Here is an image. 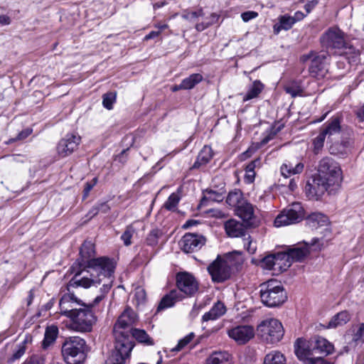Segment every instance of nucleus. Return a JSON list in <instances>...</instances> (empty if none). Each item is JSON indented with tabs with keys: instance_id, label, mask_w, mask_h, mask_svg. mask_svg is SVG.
<instances>
[{
	"instance_id": "4",
	"label": "nucleus",
	"mask_w": 364,
	"mask_h": 364,
	"mask_svg": "<svg viewBox=\"0 0 364 364\" xmlns=\"http://www.w3.org/2000/svg\"><path fill=\"white\" fill-rule=\"evenodd\" d=\"M257 333L267 343H275L283 338L284 331L282 323L277 319L267 318L257 326Z\"/></svg>"
},
{
	"instance_id": "52",
	"label": "nucleus",
	"mask_w": 364,
	"mask_h": 364,
	"mask_svg": "<svg viewBox=\"0 0 364 364\" xmlns=\"http://www.w3.org/2000/svg\"><path fill=\"white\" fill-rule=\"evenodd\" d=\"M353 339L358 341L364 337V323L356 326L353 329Z\"/></svg>"
},
{
	"instance_id": "25",
	"label": "nucleus",
	"mask_w": 364,
	"mask_h": 364,
	"mask_svg": "<svg viewBox=\"0 0 364 364\" xmlns=\"http://www.w3.org/2000/svg\"><path fill=\"white\" fill-rule=\"evenodd\" d=\"M183 297L177 289L171 290L162 298L157 307V311L173 306L176 301L182 300Z\"/></svg>"
},
{
	"instance_id": "7",
	"label": "nucleus",
	"mask_w": 364,
	"mask_h": 364,
	"mask_svg": "<svg viewBox=\"0 0 364 364\" xmlns=\"http://www.w3.org/2000/svg\"><path fill=\"white\" fill-rule=\"evenodd\" d=\"M318 171V176L334 186H338L341 182V169L331 158H323L319 162Z\"/></svg>"
},
{
	"instance_id": "6",
	"label": "nucleus",
	"mask_w": 364,
	"mask_h": 364,
	"mask_svg": "<svg viewBox=\"0 0 364 364\" xmlns=\"http://www.w3.org/2000/svg\"><path fill=\"white\" fill-rule=\"evenodd\" d=\"M305 217L304 209L300 203H293L284 209L275 218L274 225L281 227L301 221Z\"/></svg>"
},
{
	"instance_id": "26",
	"label": "nucleus",
	"mask_w": 364,
	"mask_h": 364,
	"mask_svg": "<svg viewBox=\"0 0 364 364\" xmlns=\"http://www.w3.org/2000/svg\"><path fill=\"white\" fill-rule=\"evenodd\" d=\"M226 311L227 309L225 304L218 301L214 304L209 311L204 314L202 317V321L207 322L209 321L216 320L223 316Z\"/></svg>"
},
{
	"instance_id": "35",
	"label": "nucleus",
	"mask_w": 364,
	"mask_h": 364,
	"mask_svg": "<svg viewBox=\"0 0 364 364\" xmlns=\"http://www.w3.org/2000/svg\"><path fill=\"white\" fill-rule=\"evenodd\" d=\"M263 364H287V360L281 352L273 350L265 355Z\"/></svg>"
},
{
	"instance_id": "5",
	"label": "nucleus",
	"mask_w": 364,
	"mask_h": 364,
	"mask_svg": "<svg viewBox=\"0 0 364 364\" xmlns=\"http://www.w3.org/2000/svg\"><path fill=\"white\" fill-rule=\"evenodd\" d=\"M136 320L135 312L129 307L126 308L114 326V338L131 340V332L134 329L132 326Z\"/></svg>"
},
{
	"instance_id": "12",
	"label": "nucleus",
	"mask_w": 364,
	"mask_h": 364,
	"mask_svg": "<svg viewBox=\"0 0 364 364\" xmlns=\"http://www.w3.org/2000/svg\"><path fill=\"white\" fill-rule=\"evenodd\" d=\"M228 336L237 344L243 345L254 338L255 331L252 326L240 325L228 330Z\"/></svg>"
},
{
	"instance_id": "32",
	"label": "nucleus",
	"mask_w": 364,
	"mask_h": 364,
	"mask_svg": "<svg viewBox=\"0 0 364 364\" xmlns=\"http://www.w3.org/2000/svg\"><path fill=\"white\" fill-rule=\"evenodd\" d=\"M291 262L289 259V256L285 252L275 254L274 271H285L291 266Z\"/></svg>"
},
{
	"instance_id": "64",
	"label": "nucleus",
	"mask_w": 364,
	"mask_h": 364,
	"mask_svg": "<svg viewBox=\"0 0 364 364\" xmlns=\"http://www.w3.org/2000/svg\"><path fill=\"white\" fill-rule=\"evenodd\" d=\"M316 4H317V1H316V0H314V1H311L309 3H307L304 6L306 12L310 13L311 11V10L316 6Z\"/></svg>"
},
{
	"instance_id": "56",
	"label": "nucleus",
	"mask_w": 364,
	"mask_h": 364,
	"mask_svg": "<svg viewBox=\"0 0 364 364\" xmlns=\"http://www.w3.org/2000/svg\"><path fill=\"white\" fill-rule=\"evenodd\" d=\"M257 16L258 13L253 11H245L241 14V18L244 22H247Z\"/></svg>"
},
{
	"instance_id": "37",
	"label": "nucleus",
	"mask_w": 364,
	"mask_h": 364,
	"mask_svg": "<svg viewBox=\"0 0 364 364\" xmlns=\"http://www.w3.org/2000/svg\"><path fill=\"white\" fill-rule=\"evenodd\" d=\"M279 25L274 26V31L275 33H279L280 31H288L295 23L292 17L288 14H285L279 17Z\"/></svg>"
},
{
	"instance_id": "42",
	"label": "nucleus",
	"mask_w": 364,
	"mask_h": 364,
	"mask_svg": "<svg viewBox=\"0 0 364 364\" xmlns=\"http://www.w3.org/2000/svg\"><path fill=\"white\" fill-rule=\"evenodd\" d=\"M284 90L287 93L289 94L293 97L301 95L302 93V89L299 82L296 81H292L287 83L284 86Z\"/></svg>"
},
{
	"instance_id": "41",
	"label": "nucleus",
	"mask_w": 364,
	"mask_h": 364,
	"mask_svg": "<svg viewBox=\"0 0 364 364\" xmlns=\"http://www.w3.org/2000/svg\"><path fill=\"white\" fill-rule=\"evenodd\" d=\"M242 237V244L244 248L248 253L255 254L257 250L256 242L253 241L252 237L248 234L244 235Z\"/></svg>"
},
{
	"instance_id": "46",
	"label": "nucleus",
	"mask_w": 364,
	"mask_h": 364,
	"mask_svg": "<svg viewBox=\"0 0 364 364\" xmlns=\"http://www.w3.org/2000/svg\"><path fill=\"white\" fill-rule=\"evenodd\" d=\"M116 101V93L115 92H107L103 95L102 105L107 109H112L113 104Z\"/></svg>"
},
{
	"instance_id": "17",
	"label": "nucleus",
	"mask_w": 364,
	"mask_h": 364,
	"mask_svg": "<svg viewBox=\"0 0 364 364\" xmlns=\"http://www.w3.org/2000/svg\"><path fill=\"white\" fill-rule=\"evenodd\" d=\"M236 213L247 227L255 228L259 225V221L255 215L254 206L247 200L242 202V204L236 209Z\"/></svg>"
},
{
	"instance_id": "20",
	"label": "nucleus",
	"mask_w": 364,
	"mask_h": 364,
	"mask_svg": "<svg viewBox=\"0 0 364 364\" xmlns=\"http://www.w3.org/2000/svg\"><path fill=\"white\" fill-rule=\"evenodd\" d=\"M295 353L297 358L303 361L304 364H307L309 360L314 358V350L313 347L309 345V343L301 338H299L295 344Z\"/></svg>"
},
{
	"instance_id": "11",
	"label": "nucleus",
	"mask_w": 364,
	"mask_h": 364,
	"mask_svg": "<svg viewBox=\"0 0 364 364\" xmlns=\"http://www.w3.org/2000/svg\"><path fill=\"white\" fill-rule=\"evenodd\" d=\"M321 43L327 48H342L345 46L343 33L338 28H329L321 38Z\"/></svg>"
},
{
	"instance_id": "9",
	"label": "nucleus",
	"mask_w": 364,
	"mask_h": 364,
	"mask_svg": "<svg viewBox=\"0 0 364 364\" xmlns=\"http://www.w3.org/2000/svg\"><path fill=\"white\" fill-rule=\"evenodd\" d=\"M133 348L132 341L115 338V348L109 358L111 363L123 364L125 360L129 357Z\"/></svg>"
},
{
	"instance_id": "1",
	"label": "nucleus",
	"mask_w": 364,
	"mask_h": 364,
	"mask_svg": "<svg viewBox=\"0 0 364 364\" xmlns=\"http://www.w3.org/2000/svg\"><path fill=\"white\" fill-rule=\"evenodd\" d=\"M90 277H80L76 274L69 282V286L73 287H82L90 288L102 285L100 294L97 296L90 304H82L83 308L77 309L70 316V328L77 332H90L97 321V316L92 308L103 300L112 287L114 281V265L111 261L105 258L96 259L89 263Z\"/></svg>"
},
{
	"instance_id": "29",
	"label": "nucleus",
	"mask_w": 364,
	"mask_h": 364,
	"mask_svg": "<svg viewBox=\"0 0 364 364\" xmlns=\"http://www.w3.org/2000/svg\"><path fill=\"white\" fill-rule=\"evenodd\" d=\"M205 364H233L232 356L226 351L213 353L206 360Z\"/></svg>"
},
{
	"instance_id": "60",
	"label": "nucleus",
	"mask_w": 364,
	"mask_h": 364,
	"mask_svg": "<svg viewBox=\"0 0 364 364\" xmlns=\"http://www.w3.org/2000/svg\"><path fill=\"white\" fill-rule=\"evenodd\" d=\"M26 352V349L23 345L19 346L18 350L14 354L13 357L14 359L20 358Z\"/></svg>"
},
{
	"instance_id": "16",
	"label": "nucleus",
	"mask_w": 364,
	"mask_h": 364,
	"mask_svg": "<svg viewBox=\"0 0 364 364\" xmlns=\"http://www.w3.org/2000/svg\"><path fill=\"white\" fill-rule=\"evenodd\" d=\"M81 141V137L77 134H68L60 139L57 146V151L61 157H65L71 154L77 149Z\"/></svg>"
},
{
	"instance_id": "39",
	"label": "nucleus",
	"mask_w": 364,
	"mask_h": 364,
	"mask_svg": "<svg viewBox=\"0 0 364 364\" xmlns=\"http://www.w3.org/2000/svg\"><path fill=\"white\" fill-rule=\"evenodd\" d=\"M245 200L242 198V192L239 190L230 192L226 199L227 203L232 207L236 208V209L242 204V202Z\"/></svg>"
},
{
	"instance_id": "57",
	"label": "nucleus",
	"mask_w": 364,
	"mask_h": 364,
	"mask_svg": "<svg viewBox=\"0 0 364 364\" xmlns=\"http://www.w3.org/2000/svg\"><path fill=\"white\" fill-rule=\"evenodd\" d=\"M96 205L99 213H107L110 210L109 205L105 202L97 203Z\"/></svg>"
},
{
	"instance_id": "31",
	"label": "nucleus",
	"mask_w": 364,
	"mask_h": 364,
	"mask_svg": "<svg viewBox=\"0 0 364 364\" xmlns=\"http://www.w3.org/2000/svg\"><path fill=\"white\" fill-rule=\"evenodd\" d=\"M308 225L311 228H317L319 226L326 225L328 223V217L320 213H314L306 218Z\"/></svg>"
},
{
	"instance_id": "59",
	"label": "nucleus",
	"mask_w": 364,
	"mask_h": 364,
	"mask_svg": "<svg viewBox=\"0 0 364 364\" xmlns=\"http://www.w3.org/2000/svg\"><path fill=\"white\" fill-rule=\"evenodd\" d=\"M307 364H331L321 358H312Z\"/></svg>"
},
{
	"instance_id": "30",
	"label": "nucleus",
	"mask_w": 364,
	"mask_h": 364,
	"mask_svg": "<svg viewBox=\"0 0 364 364\" xmlns=\"http://www.w3.org/2000/svg\"><path fill=\"white\" fill-rule=\"evenodd\" d=\"M350 319V315L349 312L347 311H342L333 316L325 328H334L338 326H343L347 323Z\"/></svg>"
},
{
	"instance_id": "63",
	"label": "nucleus",
	"mask_w": 364,
	"mask_h": 364,
	"mask_svg": "<svg viewBox=\"0 0 364 364\" xmlns=\"http://www.w3.org/2000/svg\"><path fill=\"white\" fill-rule=\"evenodd\" d=\"M291 17L294 23H296L297 21H301L305 17V15L301 11H298L295 12L294 15Z\"/></svg>"
},
{
	"instance_id": "13",
	"label": "nucleus",
	"mask_w": 364,
	"mask_h": 364,
	"mask_svg": "<svg viewBox=\"0 0 364 364\" xmlns=\"http://www.w3.org/2000/svg\"><path fill=\"white\" fill-rule=\"evenodd\" d=\"M208 272L215 282H223L230 278L231 271L220 257H218L208 267Z\"/></svg>"
},
{
	"instance_id": "44",
	"label": "nucleus",
	"mask_w": 364,
	"mask_h": 364,
	"mask_svg": "<svg viewBox=\"0 0 364 364\" xmlns=\"http://www.w3.org/2000/svg\"><path fill=\"white\" fill-rule=\"evenodd\" d=\"M179 201L180 197L178 194L176 193H173L169 196L164 206L168 210H174Z\"/></svg>"
},
{
	"instance_id": "38",
	"label": "nucleus",
	"mask_w": 364,
	"mask_h": 364,
	"mask_svg": "<svg viewBox=\"0 0 364 364\" xmlns=\"http://www.w3.org/2000/svg\"><path fill=\"white\" fill-rule=\"evenodd\" d=\"M134 338L138 342L146 345H154L153 340L149 336L144 330L134 328L131 332V338Z\"/></svg>"
},
{
	"instance_id": "8",
	"label": "nucleus",
	"mask_w": 364,
	"mask_h": 364,
	"mask_svg": "<svg viewBox=\"0 0 364 364\" xmlns=\"http://www.w3.org/2000/svg\"><path fill=\"white\" fill-rule=\"evenodd\" d=\"M332 183L326 181L325 178L316 175L311 181H309L305 186V192L310 199L318 200L328 190Z\"/></svg>"
},
{
	"instance_id": "53",
	"label": "nucleus",
	"mask_w": 364,
	"mask_h": 364,
	"mask_svg": "<svg viewBox=\"0 0 364 364\" xmlns=\"http://www.w3.org/2000/svg\"><path fill=\"white\" fill-rule=\"evenodd\" d=\"M205 198L210 200L219 202V201L223 200V197L221 194H220L214 191L210 190V191H207Z\"/></svg>"
},
{
	"instance_id": "51",
	"label": "nucleus",
	"mask_w": 364,
	"mask_h": 364,
	"mask_svg": "<svg viewBox=\"0 0 364 364\" xmlns=\"http://www.w3.org/2000/svg\"><path fill=\"white\" fill-rule=\"evenodd\" d=\"M202 16H203V11L200 9L196 11L186 12L182 15V18L188 21H192Z\"/></svg>"
},
{
	"instance_id": "49",
	"label": "nucleus",
	"mask_w": 364,
	"mask_h": 364,
	"mask_svg": "<svg viewBox=\"0 0 364 364\" xmlns=\"http://www.w3.org/2000/svg\"><path fill=\"white\" fill-rule=\"evenodd\" d=\"M146 294L145 290L141 287H137L134 291V299L136 304H143L146 300Z\"/></svg>"
},
{
	"instance_id": "40",
	"label": "nucleus",
	"mask_w": 364,
	"mask_h": 364,
	"mask_svg": "<svg viewBox=\"0 0 364 364\" xmlns=\"http://www.w3.org/2000/svg\"><path fill=\"white\" fill-rule=\"evenodd\" d=\"M203 78L202 75L200 73L192 74L182 80V87H183L184 90H191L196 85L200 82Z\"/></svg>"
},
{
	"instance_id": "24",
	"label": "nucleus",
	"mask_w": 364,
	"mask_h": 364,
	"mask_svg": "<svg viewBox=\"0 0 364 364\" xmlns=\"http://www.w3.org/2000/svg\"><path fill=\"white\" fill-rule=\"evenodd\" d=\"M311 346L313 347L314 351L316 350L325 355L331 354L334 350L333 345L325 338L321 336L315 337L311 341Z\"/></svg>"
},
{
	"instance_id": "54",
	"label": "nucleus",
	"mask_w": 364,
	"mask_h": 364,
	"mask_svg": "<svg viewBox=\"0 0 364 364\" xmlns=\"http://www.w3.org/2000/svg\"><path fill=\"white\" fill-rule=\"evenodd\" d=\"M97 178H94L91 181H88L85 183L84 191H83V198H86L90 191L92 189V188L97 184Z\"/></svg>"
},
{
	"instance_id": "34",
	"label": "nucleus",
	"mask_w": 364,
	"mask_h": 364,
	"mask_svg": "<svg viewBox=\"0 0 364 364\" xmlns=\"http://www.w3.org/2000/svg\"><path fill=\"white\" fill-rule=\"evenodd\" d=\"M264 89V85L259 80L253 82L247 92L244 95L242 101L246 102L252 99L256 98L262 92Z\"/></svg>"
},
{
	"instance_id": "18",
	"label": "nucleus",
	"mask_w": 364,
	"mask_h": 364,
	"mask_svg": "<svg viewBox=\"0 0 364 364\" xmlns=\"http://www.w3.org/2000/svg\"><path fill=\"white\" fill-rule=\"evenodd\" d=\"M316 242H318L317 239H313L310 245L306 242L304 244H299L297 246L289 249L288 251L285 252L289 256V259L291 263L294 262H301L308 255L311 247L314 246Z\"/></svg>"
},
{
	"instance_id": "33",
	"label": "nucleus",
	"mask_w": 364,
	"mask_h": 364,
	"mask_svg": "<svg viewBox=\"0 0 364 364\" xmlns=\"http://www.w3.org/2000/svg\"><path fill=\"white\" fill-rule=\"evenodd\" d=\"M213 156L212 149L210 146H205L197 157L196 162L193 164V168H199L203 165L209 162Z\"/></svg>"
},
{
	"instance_id": "10",
	"label": "nucleus",
	"mask_w": 364,
	"mask_h": 364,
	"mask_svg": "<svg viewBox=\"0 0 364 364\" xmlns=\"http://www.w3.org/2000/svg\"><path fill=\"white\" fill-rule=\"evenodd\" d=\"M178 291L186 296H192L198 290V283L195 277L187 272L178 273L176 276Z\"/></svg>"
},
{
	"instance_id": "47",
	"label": "nucleus",
	"mask_w": 364,
	"mask_h": 364,
	"mask_svg": "<svg viewBox=\"0 0 364 364\" xmlns=\"http://www.w3.org/2000/svg\"><path fill=\"white\" fill-rule=\"evenodd\" d=\"M262 265L264 268L269 270H274L275 268V254L270 255L263 258Z\"/></svg>"
},
{
	"instance_id": "48",
	"label": "nucleus",
	"mask_w": 364,
	"mask_h": 364,
	"mask_svg": "<svg viewBox=\"0 0 364 364\" xmlns=\"http://www.w3.org/2000/svg\"><path fill=\"white\" fill-rule=\"evenodd\" d=\"M194 338V333H191L183 338L181 339L177 346L173 348V351H179L182 350L186 346H187Z\"/></svg>"
},
{
	"instance_id": "19",
	"label": "nucleus",
	"mask_w": 364,
	"mask_h": 364,
	"mask_svg": "<svg viewBox=\"0 0 364 364\" xmlns=\"http://www.w3.org/2000/svg\"><path fill=\"white\" fill-rule=\"evenodd\" d=\"M77 304H80V300L73 294H64L59 301L61 314L70 318L77 309Z\"/></svg>"
},
{
	"instance_id": "23",
	"label": "nucleus",
	"mask_w": 364,
	"mask_h": 364,
	"mask_svg": "<svg viewBox=\"0 0 364 364\" xmlns=\"http://www.w3.org/2000/svg\"><path fill=\"white\" fill-rule=\"evenodd\" d=\"M321 131L327 137V140L331 142L333 137L339 134L341 131L340 118L333 117L330 119L326 124V126L322 128Z\"/></svg>"
},
{
	"instance_id": "36",
	"label": "nucleus",
	"mask_w": 364,
	"mask_h": 364,
	"mask_svg": "<svg viewBox=\"0 0 364 364\" xmlns=\"http://www.w3.org/2000/svg\"><path fill=\"white\" fill-rule=\"evenodd\" d=\"M58 333V329L55 326H48L45 331L44 339L42 342L43 348H47L50 346L56 339Z\"/></svg>"
},
{
	"instance_id": "2",
	"label": "nucleus",
	"mask_w": 364,
	"mask_h": 364,
	"mask_svg": "<svg viewBox=\"0 0 364 364\" xmlns=\"http://www.w3.org/2000/svg\"><path fill=\"white\" fill-rule=\"evenodd\" d=\"M62 355L68 364H82L86 359V342L79 336H71L62 346Z\"/></svg>"
},
{
	"instance_id": "22",
	"label": "nucleus",
	"mask_w": 364,
	"mask_h": 364,
	"mask_svg": "<svg viewBox=\"0 0 364 364\" xmlns=\"http://www.w3.org/2000/svg\"><path fill=\"white\" fill-rule=\"evenodd\" d=\"M226 234L231 237H242L246 233L244 225L235 219L227 220L224 224Z\"/></svg>"
},
{
	"instance_id": "45",
	"label": "nucleus",
	"mask_w": 364,
	"mask_h": 364,
	"mask_svg": "<svg viewBox=\"0 0 364 364\" xmlns=\"http://www.w3.org/2000/svg\"><path fill=\"white\" fill-rule=\"evenodd\" d=\"M161 235L159 230L155 229L151 230L146 237V242L149 246H156L159 242V239Z\"/></svg>"
},
{
	"instance_id": "50",
	"label": "nucleus",
	"mask_w": 364,
	"mask_h": 364,
	"mask_svg": "<svg viewBox=\"0 0 364 364\" xmlns=\"http://www.w3.org/2000/svg\"><path fill=\"white\" fill-rule=\"evenodd\" d=\"M134 229L129 226L127 228L126 230L122 235L121 238L126 246H129L131 245V239L132 237Z\"/></svg>"
},
{
	"instance_id": "58",
	"label": "nucleus",
	"mask_w": 364,
	"mask_h": 364,
	"mask_svg": "<svg viewBox=\"0 0 364 364\" xmlns=\"http://www.w3.org/2000/svg\"><path fill=\"white\" fill-rule=\"evenodd\" d=\"M255 177V172L250 170H245V181L250 183L254 181Z\"/></svg>"
},
{
	"instance_id": "61",
	"label": "nucleus",
	"mask_w": 364,
	"mask_h": 364,
	"mask_svg": "<svg viewBox=\"0 0 364 364\" xmlns=\"http://www.w3.org/2000/svg\"><path fill=\"white\" fill-rule=\"evenodd\" d=\"M260 164V160L259 159H257L252 162H250L247 166L245 170H250L252 171H255V168L257 166H259Z\"/></svg>"
},
{
	"instance_id": "21",
	"label": "nucleus",
	"mask_w": 364,
	"mask_h": 364,
	"mask_svg": "<svg viewBox=\"0 0 364 364\" xmlns=\"http://www.w3.org/2000/svg\"><path fill=\"white\" fill-rule=\"evenodd\" d=\"M80 253L83 259V262H87V267L88 270L87 271V274L85 276L90 277V269L89 267V263L90 261L97 259L91 258L95 255V245L93 242L92 241L85 240L80 247ZM101 258H105L111 261L114 265V269H115V264L113 260L105 257H101ZM97 259H100V257H98Z\"/></svg>"
},
{
	"instance_id": "28",
	"label": "nucleus",
	"mask_w": 364,
	"mask_h": 364,
	"mask_svg": "<svg viewBox=\"0 0 364 364\" xmlns=\"http://www.w3.org/2000/svg\"><path fill=\"white\" fill-rule=\"evenodd\" d=\"M304 168V165L301 162L295 164L292 161H286L281 166L280 171L284 177L289 178L292 175L301 173Z\"/></svg>"
},
{
	"instance_id": "62",
	"label": "nucleus",
	"mask_w": 364,
	"mask_h": 364,
	"mask_svg": "<svg viewBox=\"0 0 364 364\" xmlns=\"http://www.w3.org/2000/svg\"><path fill=\"white\" fill-rule=\"evenodd\" d=\"M209 26H210V23L208 21V22H203V23H197L196 25V29L198 31H203L205 28H207Z\"/></svg>"
},
{
	"instance_id": "43",
	"label": "nucleus",
	"mask_w": 364,
	"mask_h": 364,
	"mask_svg": "<svg viewBox=\"0 0 364 364\" xmlns=\"http://www.w3.org/2000/svg\"><path fill=\"white\" fill-rule=\"evenodd\" d=\"M326 138L327 137L321 131H320L318 135L313 139V151L315 154H318L322 150Z\"/></svg>"
},
{
	"instance_id": "15",
	"label": "nucleus",
	"mask_w": 364,
	"mask_h": 364,
	"mask_svg": "<svg viewBox=\"0 0 364 364\" xmlns=\"http://www.w3.org/2000/svg\"><path fill=\"white\" fill-rule=\"evenodd\" d=\"M309 59H311V65L309 66L310 74L315 77H323L326 71V54L322 53L314 55L313 53H311L309 55H304L301 57V60L304 62Z\"/></svg>"
},
{
	"instance_id": "3",
	"label": "nucleus",
	"mask_w": 364,
	"mask_h": 364,
	"mask_svg": "<svg viewBox=\"0 0 364 364\" xmlns=\"http://www.w3.org/2000/svg\"><path fill=\"white\" fill-rule=\"evenodd\" d=\"M262 302L268 307H276L287 299V295L282 283L275 279L269 280L260 285Z\"/></svg>"
},
{
	"instance_id": "27",
	"label": "nucleus",
	"mask_w": 364,
	"mask_h": 364,
	"mask_svg": "<svg viewBox=\"0 0 364 364\" xmlns=\"http://www.w3.org/2000/svg\"><path fill=\"white\" fill-rule=\"evenodd\" d=\"M221 259L224 263L229 267V269L231 272L235 270H237L243 262L242 253L238 251H234L231 253H228Z\"/></svg>"
},
{
	"instance_id": "14",
	"label": "nucleus",
	"mask_w": 364,
	"mask_h": 364,
	"mask_svg": "<svg viewBox=\"0 0 364 364\" xmlns=\"http://www.w3.org/2000/svg\"><path fill=\"white\" fill-rule=\"evenodd\" d=\"M204 236L196 233H186L179 242L181 250L189 253L200 250L205 243Z\"/></svg>"
},
{
	"instance_id": "55",
	"label": "nucleus",
	"mask_w": 364,
	"mask_h": 364,
	"mask_svg": "<svg viewBox=\"0 0 364 364\" xmlns=\"http://www.w3.org/2000/svg\"><path fill=\"white\" fill-rule=\"evenodd\" d=\"M45 360L43 356L34 355L27 359L23 364H44Z\"/></svg>"
}]
</instances>
